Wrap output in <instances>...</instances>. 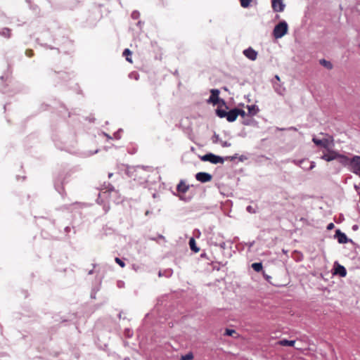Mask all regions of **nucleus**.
Returning a JSON list of instances; mask_svg holds the SVG:
<instances>
[{
  "mask_svg": "<svg viewBox=\"0 0 360 360\" xmlns=\"http://www.w3.org/2000/svg\"><path fill=\"white\" fill-rule=\"evenodd\" d=\"M133 171L129 172L131 173L130 175L135 181L139 184H143L148 181L150 174L155 173L152 167L136 166L132 168Z\"/></svg>",
  "mask_w": 360,
  "mask_h": 360,
  "instance_id": "nucleus-1",
  "label": "nucleus"
},
{
  "mask_svg": "<svg viewBox=\"0 0 360 360\" xmlns=\"http://www.w3.org/2000/svg\"><path fill=\"white\" fill-rule=\"evenodd\" d=\"M325 136L326 137L322 139H319L314 136L312 139V141L316 146L323 148L327 150L334 146V139L333 136L328 134H326Z\"/></svg>",
  "mask_w": 360,
  "mask_h": 360,
  "instance_id": "nucleus-2",
  "label": "nucleus"
},
{
  "mask_svg": "<svg viewBox=\"0 0 360 360\" xmlns=\"http://www.w3.org/2000/svg\"><path fill=\"white\" fill-rule=\"evenodd\" d=\"M216 114L220 118L226 117L229 122H234L238 117L236 108L232 109L229 112H226V110L224 109L217 108L216 110Z\"/></svg>",
  "mask_w": 360,
  "mask_h": 360,
  "instance_id": "nucleus-3",
  "label": "nucleus"
},
{
  "mask_svg": "<svg viewBox=\"0 0 360 360\" xmlns=\"http://www.w3.org/2000/svg\"><path fill=\"white\" fill-rule=\"evenodd\" d=\"M210 94L211 95L209 99L207 100V102L209 103H212L214 105L217 104H221L225 106L226 110L228 109V106L226 105V102L224 101V100L221 99L219 96L220 94L219 89H212L210 90Z\"/></svg>",
  "mask_w": 360,
  "mask_h": 360,
  "instance_id": "nucleus-4",
  "label": "nucleus"
},
{
  "mask_svg": "<svg viewBox=\"0 0 360 360\" xmlns=\"http://www.w3.org/2000/svg\"><path fill=\"white\" fill-rule=\"evenodd\" d=\"M288 32V24L285 22H281L276 25L274 29V36L276 39L283 37Z\"/></svg>",
  "mask_w": 360,
  "mask_h": 360,
  "instance_id": "nucleus-5",
  "label": "nucleus"
},
{
  "mask_svg": "<svg viewBox=\"0 0 360 360\" xmlns=\"http://www.w3.org/2000/svg\"><path fill=\"white\" fill-rule=\"evenodd\" d=\"M350 170L360 176V156L355 155L351 159Z\"/></svg>",
  "mask_w": 360,
  "mask_h": 360,
  "instance_id": "nucleus-6",
  "label": "nucleus"
},
{
  "mask_svg": "<svg viewBox=\"0 0 360 360\" xmlns=\"http://www.w3.org/2000/svg\"><path fill=\"white\" fill-rule=\"evenodd\" d=\"M338 152L331 148L323 151L321 158L326 162L336 160Z\"/></svg>",
  "mask_w": 360,
  "mask_h": 360,
  "instance_id": "nucleus-7",
  "label": "nucleus"
},
{
  "mask_svg": "<svg viewBox=\"0 0 360 360\" xmlns=\"http://www.w3.org/2000/svg\"><path fill=\"white\" fill-rule=\"evenodd\" d=\"M201 159L203 161H209L213 164L224 162V159L221 157L215 155L212 153L206 154L202 156Z\"/></svg>",
  "mask_w": 360,
  "mask_h": 360,
  "instance_id": "nucleus-8",
  "label": "nucleus"
},
{
  "mask_svg": "<svg viewBox=\"0 0 360 360\" xmlns=\"http://www.w3.org/2000/svg\"><path fill=\"white\" fill-rule=\"evenodd\" d=\"M195 179L201 183L210 182L212 179V176L207 172H198L195 174Z\"/></svg>",
  "mask_w": 360,
  "mask_h": 360,
  "instance_id": "nucleus-9",
  "label": "nucleus"
},
{
  "mask_svg": "<svg viewBox=\"0 0 360 360\" xmlns=\"http://www.w3.org/2000/svg\"><path fill=\"white\" fill-rule=\"evenodd\" d=\"M271 6L275 12H282L284 10L285 4L283 0H272Z\"/></svg>",
  "mask_w": 360,
  "mask_h": 360,
  "instance_id": "nucleus-10",
  "label": "nucleus"
},
{
  "mask_svg": "<svg viewBox=\"0 0 360 360\" xmlns=\"http://www.w3.org/2000/svg\"><path fill=\"white\" fill-rule=\"evenodd\" d=\"M243 54L245 57L251 60H255L257 58V52L251 47L245 49L243 51Z\"/></svg>",
  "mask_w": 360,
  "mask_h": 360,
  "instance_id": "nucleus-11",
  "label": "nucleus"
},
{
  "mask_svg": "<svg viewBox=\"0 0 360 360\" xmlns=\"http://www.w3.org/2000/svg\"><path fill=\"white\" fill-rule=\"evenodd\" d=\"M335 238L338 240L339 243H347L348 242V238L345 233H342L339 229L336 230Z\"/></svg>",
  "mask_w": 360,
  "mask_h": 360,
  "instance_id": "nucleus-12",
  "label": "nucleus"
},
{
  "mask_svg": "<svg viewBox=\"0 0 360 360\" xmlns=\"http://www.w3.org/2000/svg\"><path fill=\"white\" fill-rule=\"evenodd\" d=\"M336 160H338L342 165L347 166L351 164V159L345 155L338 153Z\"/></svg>",
  "mask_w": 360,
  "mask_h": 360,
  "instance_id": "nucleus-13",
  "label": "nucleus"
},
{
  "mask_svg": "<svg viewBox=\"0 0 360 360\" xmlns=\"http://www.w3.org/2000/svg\"><path fill=\"white\" fill-rule=\"evenodd\" d=\"M189 246L192 251L197 253L200 251V248L197 247L195 240L193 238H191L189 240Z\"/></svg>",
  "mask_w": 360,
  "mask_h": 360,
  "instance_id": "nucleus-14",
  "label": "nucleus"
},
{
  "mask_svg": "<svg viewBox=\"0 0 360 360\" xmlns=\"http://www.w3.org/2000/svg\"><path fill=\"white\" fill-rule=\"evenodd\" d=\"M11 30L9 28L4 27L0 30V35L6 37V38H10L11 34Z\"/></svg>",
  "mask_w": 360,
  "mask_h": 360,
  "instance_id": "nucleus-15",
  "label": "nucleus"
},
{
  "mask_svg": "<svg viewBox=\"0 0 360 360\" xmlns=\"http://www.w3.org/2000/svg\"><path fill=\"white\" fill-rule=\"evenodd\" d=\"M295 340H282L279 341V345L282 346L293 347L295 345Z\"/></svg>",
  "mask_w": 360,
  "mask_h": 360,
  "instance_id": "nucleus-16",
  "label": "nucleus"
},
{
  "mask_svg": "<svg viewBox=\"0 0 360 360\" xmlns=\"http://www.w3.org/2000/svg\"><path fill=\"white\" fill-rule=\"evenodd\" d=\"M319 63L321 65L327 68L328 70H331L333 68V65L330 61H328L325 59H321Z\"/></svg>",
  "mask_w": 360,
  "mask_h": 360,
  "instance_id": "nucleus-17",
  "label": "nucleus"
},
{
  "mask_svg": "<svg viewBox=\"0 0 360 360\" xmlns=\"http://www.w3.org/2000/svg\"><path fill=\"white\" fill-rule=\"evenodd\" d=\"M247 108L248 110L249 115L252 116L256 115L258 112V108L255 105H248Z\"/></svg>",
  "mask_w": 360,
  "mask_h": 360,
  "instance_id": "nucleus-18",
  "label": "nucleus"
},
{
  "mask_svg": "<svg viewBox=\"0 0 360 360\" xmlns=\"http://www.w3.org/2000/svg\"><path fill=\"white\" fill-rule=\"evenodd\" d=\"M335 273L341 276H345L347 274L346 269L344 266L339 265L335 269Z\"/></svg>",
  "mask_w": 360,
  "mask_h": 360,
  "instance_id": "nucleus-19",
  "label": "nucleus"
},
{
  "mask_svg": "<svg viewBox=\"0 0 360 360\" xmlns=\"http://www.w3.org/2000/svg\"><path fill=\"white\" fill-rule=\"evenodd\" d=\"M252 268L257 272H259L262 269V264L260 262L253 263Z\"/></svg>",
  "mask_w": 360,
  "mask_h": 360,
  "instance_id": "nucleus-20",
  "label": "nucleus"
},
{
  "mask_svg": "<svg viewBox=\"0 0 360 360\" xmlns=\"http://www.w3.org/2000/svg\"><path fill=\"white\" fill-rule=\"evenodd\" d=\"M240 3V6L243 8H248L250 6L251 2L252 0H239Z\"/></svg>",
  "mask_w": 360,
  "mask_h": 360,
  "instance_id": "nucleus-21",
  "label": "nucleus"
},
{
  "mask_svg": "<svg viewBox=\"0 0 360 360\" xmlns=\"http://www.w3.org/2000/svg\"><path fill=\"white\" fill-rule=\"evenodd\" d=\"M193 354L192 352H189L188 354L181 356V360H193Z\"/></svg>",
  "mask_w": 360,
  "mask_h": 360,
  "instance_id": "nucleus-22",
  "label": "nucleus"
},
{
  "mask_svg": "<svg viewBox=\"0 0 360 360\" xmlns=\"http://www.w3.org/2000/svg\"><path fill=\"white\" fill-rule=\"evenodd\" d=\"M104 186H105V188L103 189H105L106 191H109V192L115 191L114 186L109 183L107 184H104Z\"/></svg>",
  "mask_w": 360,
  "mask_h": 360,
  "instance_id": "nucleus-23",
  "label": "nucleus"
},
{
  "mask_svg": "<svg viewBox=\"0 0 360 360\" xmlns=\"http://www.w3.org/2000/svg\"><path fill=\"white\" fill-rule=\"evenodd\" d=\"M236 333V330H232V329H226L225 330V333H224V335H227V336H232L233 334Z\"/></svg>",
  "mask_w": 360,
  "mask_h": 360,
  "instance_id": "nucleus-24",
  "label": "nucleus"
},
{
  "mask_svg": "<svg viewBox=\"0 0 360 360\" xmlns=\"http://www.w3.org/2000/svg\"><path fill=\"white\" fill-rule=\"evenodd\" d=\"M236 112H237L238 117L239 115H240L242 117H245V115H246L245 112L243 110H241V109L236 108Z\"/></svg>",
  "mask_w": 360,
  "mask_h": 360,
  "instance_id": "nucleus-25",
  "label": "nucleus"
},
{
  "mask_svg": "<svg viewBox=\"0 0 360 360\" xmlns=\"http://www.w3.org/2000/svg\"><path fill=\"white\" fill-rule=\"evenodd\" d=\"M115 262L119 264L121 267H124L125 266V263L120 258H115Z\"/></svg>",
  "mask_w": 360,
  "mask_h": 360,
  "instance_id": "nucleus-26",
  "label": "nucleus"
},
{
  "mask_svg": "<svg viewBox=\"0 0 360 360\" xmlns=\"http://www.w3.org/2000/svg\"><path fill=\"white\" fill-rule=\"evenodd\" d=\"M129 77L138 80L139 78V75L137 72H131L129 74Z\"/></svg>",
  "mask_w": 360,
  "mask_h": 360,
  "instance_id": "nucleus-27",
  "label": "nucleus"
},
{
  "mask_svg": "<svg viewBox=\"0 0 360 360\" xmlns=\"http://www.w3.org/2000/svg\"><path fill=\"white\" fill-rule=\"evenodd\" d=\"M171 274H172V272L170 270L166 271L165 274H163L161 271H159V276H171Z\"/></svg>",
  "mask_w": 360,
  "mask_h": 360,
  "instance_id": "nucleus-28",
  "label": "nucleus"
},
{
  "mask_svg": "<svg viewBox=\"0 0 360 360\" xmlns=\"http://www.w3.org/2000/svg\"><path fill=\"white\" fill-rule=\"evenodd\" d=\"M139 11H133L132 13H131V17L134 19H136L139 17Z\"/></svg>",
  "mask_w": 360,
  "mask_h": 360,
  "instance_id": "nucleus-29",
  "label": "nucleus"
},
{
  "mask_svg": "<svg viewBox=\"0 0 360 360\" xmlns=\"http://www.w3.org/2000/svg\"><path fill=\"white\" fill-rule=\"evenodd\" d=\"M122 131V129H119L117 131H116L113 136L116 139H120V132Z\"/></svg>",
  "mask_w": 360,
  "mask_h": 360,
  "instance_id": "nucleus-30",
  "label": "nucleus"
},
{
  "mask_svg": "<svg viewBox=\"0 0 360 360\" xmlns=\"http://www.w3.org/2000/svg\"><path fill=\"white\" fill-rule=\"evenodd\" d=\"M130 54H131V51L129 49H126L124 50V52H123L124 56L130 55Z\"/></svg>",
  "mask_w": 360,
  "mask_h": 360,
  "instance_id": "nucleus-31",
  "label": "nucleus"
},
{
  "mask_svg": "<svg viewBox=\"0 0 360 360\" xmlns=\"http://www.w3.org/2000/svg\"><path fill=\"white\" fill-rule=\"evenodd\" d=\"M181 193L186 192L187 188H185V186L184 185V183L182 181L181 183Z\"/></svg>",
  "mask_w": 360,
  "mask_h": 360,
  "instance_id": "nucleus-32",
  "label": "nucleus"
},
{
  "mask_svg": "<svg viewBox=\"0 0 360 360\" xmlns=\"http://www.w3.org/2000/svg\"><path fill=\"white\" fill-rule=\"evenodd\" d=\"M333 227H334V224L333 223H330L328 225L327 229L330 230V229H332Z\"/></svg>",
  "mask_w": 360,
  "mask_h": 360,
  "instance_id": "nucleus-33",
  "label": "nucleus"
},
{
  "mask_svg": "<svg viewBox=\"0 0 360 360\" xmlns=\"http://www.w3.org/2000/svg\"><path fill=\"white\" fill-rule=\"evenodd\" d=\"M180 188H181V186H180V182L179 184H176V191L178 192H180Z\"/></svg>",
  "mask_w": 360,
  "mask_h": 360,
  "instance_id": "nucleus-34",
  "label": "nucleus"
},
{
  "mask_svg": "<svg viewBox=\"0 0 360 360\" xmlns=\"http://www.w3.org/2000/svg\"><path fill=\"white\" fill-rule=\"evenodd\" d=\"M103 134L105 135V136H106L108 139H111L112 137L110 136H109L108 134H107L106 133H103Z\"/></svg>",
  "mask_w": 360,
  "mask_h": 360,
  "instance_id": "nucleus-35",
  "label": "nucleus"
},
{
  "mask_svg": "<svg viewBox=\"0 0 360 360\" xmlns=\"http://www.w3.org/2000/svg\"><path fill=\"white\" fill-rule=\"evenodd\" d=\"M158 238H160V239L165 240V237L163 236H162V235H158Z\"/></svg>",
  "mask_w": 360,
  "mask_h": 360,
  "instance_id": "nucleus-36",
  "label": "nucleus"
},
{
  "mask_svg": "<svg viewBox=\"0 0 360 360\" xmlns=\"http://www.w3.org/2000/svg\"><path fill=\"white\" fill-rule=\"evenodd\" d=\"M93 273H94V270H93V269H91V270H90V271L88 272V274H89V275H91V274H93Z\"/></svg>",
  "mask_w": 360,
  "mask_h": 360,
  "instance_id": "nucleus-37",
  "label": "nucleus"
},
{
  "mask_svg": "<svg viewBox=\"0 0 360 360\" xmlns=\"http://www.w3.org/2000/svg\"><path fill=\"white\" fill-rule=\"evenodd\" d=\"M314 167V162H311L310 169H311Z\"/></svg>",
  "mask_w": 360,
  "mask_h": 360,
  "instance_id": "nucleus-38",
  "label": "nucleus"
},
{
  "mask_svg": "<svg viewBox=\"0 0 360 360\" xmlns=\"http://www.w3.org/2000/svg\"><path fill=\"white\" fill-rule=\"evenodd\" d=\"M149 239H150V240H157V238H152V237H151V238H149Z\"/></svg>",
  "mask_w": 360,
  "mask_h": 360,
  "instance_id": "nucleus-39",
  "label": "nucleus"
},
{
  "mask_svg": "<svg viewBox=\"0 0 360 360\" xmlns=\"http://www.w3.org/2000/svg\"><path fill=\"white\" fill-rule=\"evenodd\" d=\"M247 210L250 212V211L251 210V206H248V207H247Z\"/></svg>",
  "mask_w": 360,
  "mask_h": 360,
  "instance_id": "nucleus-40",
  "label": "nucleus"
},
{
  "mask_svg": "<svg viewBox=\"0 0 360 360\" xmlns=\"http://www.w3.org/2000/svg\"><path fill=\"white\" fill-rule=\"evenodd\" d=\"M127 60H128L129 62H131V59L128 57H127Z\"/></svg>",
  "mask_w": 360,
  "mask_h": 360,
  "instance_id": "nucleus-41",
  "label": "nucleus"
},
{
  "mask_svg": "<svg viewBox=\"0 0 360 360\" xmlns=\"http://www.w3.org/2000/svg\"><path fill=\"white\" fill-rule=\"evenodd\" d=\"M112 176V173H109V174H108V177H109V178H110Z\"/></svg>",
  "mask_w": 360,
  "mask_h": 360,
  "instance_id": "nucleus-42",
  "label": "nucleus"
},
{
  "mask_svg": "<svg viewBox=\"0 0 360 360\" xmlns=\"http://www.w3.org/2000/svg\"><path fill=\"white\" fill-rule=\"evenodd\" d=\"M275 78H276L277 80H278V81L280 80V78H279V77H278V75H276V76L275 77Z\"/></svg>",
  "mask_w": 360,
  "mask_h": 360,
  "instance_id": "nucleus-43",
  "label": "nucleus"
},
{
  "mask_svg": "<svg viewBox=\"0 0 360 360\" xmlns=\"http://www.w3.org/2000/svg\"><path fill=\"white\" fill-rule=\"evenodd\" d=\"M69 229H70V228H69L68 226H67V227L65 228V231H69Z\"/></svg>",
  "mask_w": 360,
  "mask_h": 360,
  "instance_id": "nucleus-44",
  "label": "nucleus"
},
{
  "mask_svg": "<svg viewBox=\"0 0 360 360\" xmlns=\"http://www.w3.org/2000/svg\"><path fill=\"white\" fill-rule=\"evenodd\" d=\"M149 214V211L146 212V215H148Z\"/></svg>",
  "mask_w": 360,
  "mask_h": 360,
  "instance_id": "nucleus-45",
  "label": "nucleus"
}]
</instances>
